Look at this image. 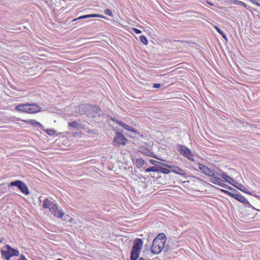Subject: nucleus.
Listing matches in <instances>:
<instances>
[{"label":"nucleus","mask_w":260,"mask_h":260,"mask_svg":"<svg viewBox=\"0 0 260 260\" xmlns=\"http://www.w3.org/2000/svg\"><path fill=\"white\" fill-rule=\"evenodd\" d=\"M15 110L18 112L29 114H34L41 111V107L36 103L20 104L15 107Z\"/></svg>","instance_id":"obj_1"},{"label":"nucleus","mask_w":260,"mask_h":260,"mask_svg":"<svg viewBox=\"0 0 260 260\" xmlns=\"http://www.w3.org/2000/svg\"><path fill=\"white\" fill-rule=\"evenodd\" d=\"M143 242L141 239L137 238L134 240V245L131 252V259L137 260L142 248Z\"/></svg>","instance_id":"obj_2"},{"label":"nucleus","mask_w":260,"mask_h":260,"mask_svg":"<svg viewBox=\"0 0 260 260\" xmlns=\"http://www.w3.org/2000/svg\"><path fill=\"white\" fill-rule=\"evenodd\" d=\"M5 250H2L1 253L3 257L9 260L13 256H18L19 251L15 249L12 248L9 245H6Z\"/></svg>","instance_id":"obj_3"},{"label":"nucleus","mask_w":260,"mask_h":260,"mask_svg":"<svg viewBox=\"0 0 260 260\" xmlns=\"http://www.w3.org/2000/svg\"><path fill=\"white\" fill-rule=\"evenodd\" d=\"M9 186H17L25 195H28L29 193L27 185L22 181L16 180L11 182L9 184Z\"/></svg>","instance_id":"obj_4"},{"label":"nucleus","mask_w":260,"mask_h":260,"mask_svg":"<svg viewBox=\"0 0 260 260\" xmlns=\"http://www.w3.org/2000/svg\"><path fill=\"white\" fill-rule=\"evenodd\" d=\"M164 243L161 241H158L157 239H154L151 247V251L153 254H158L164 247Z\"/></svg>","instance_id":"obj_5"},{"label":"nucleus","mask_w":260,"mask_h":260,"mask_svg":"<svg viewBox=\"0 0 260 260\" xmlns=\"http://www.w3.org/2000/svg\"><path fill=\"white\" fill-rule=\"evenodd\" d=\"M178 147V151L181 155L186 157L189 160L193 161V156L189 149L182 145H179Z\"/></svg>","instance_id":"obj_6"},{"label":"nucleus","mask_w":260,"mask_h":260,"mask_svg":"<svg viewBox=\"0 0 260 260\" xmlns=\"http://www.w3.org/2000/svg\"><path fill=\"white\" fill-rule=\"evenodd\" d=\"M127 141L128 139L120 133H116L113 140V143L115 146L119 147L120 145H126Z\"/></svg>","instance_id":"obj_7"},{"label":"nucleus","mask_w":260,"mask_h":260,"mask_svg":"<svg viewBox=\"0 0 260 260\" xmlns=\"http://www.w3.org/2000/svg\"><path fill=\"white\" fill-rule=\"evenodd\" d=\"M164 166H156L151 167L147 168L146 170V172H156L157 173H161L165 174H168L171 172L169 169H167V168H164Z\"/></svg>","instance_id":"obj_8"},{"label":"nucleus","mask_w":260,"mask_h":260,"mask_svg":"<svg viewBox=\"0 0 260 260\" xmlns=\"http://www.w3.org/2000/svg\"><path fill=\"white\" fill-rule=\"evenodd\" d=\"M163 166H164V167L167 168V169H169L171 172L181 176H185L186 174L185 172L183 169L177 166L173 165H169L167 164H164Z\"/></svg>","instance_id":"obj_9"},{"label":"nucleus","mask_w":260,"mask_h":260,"mask_svg":"<svg viewBox=\"0 0 260 260\" xmlns=\"http://www.w3.org/2000/svg\"><path fill=\"white\" fill-rule=\"evenodd\" d=\"M235 192V193L233 198L236 199L241 203L247 205L249 207H251L252 209H254L249 203L248 200L244 197L242 196L240 192H239L237 190V191Z\"/></svg>","instance_id":"obj_10"},{"label":"nucleus","mask_w":260,"mask_h":260,"mask_svg":"<svg viewBox=\"0 0 260 260\" xmlns=\"http://www.w3.org/2000/svg\"><path fill=\"white\" fill-rule=\"evenodd\" d=\"M199 168L205 174L208 175L209 176L214 175L215 176L214 173L215 172L214 171L212 170L207 166L201 164H199Z\"/></svg>","instance_id":"obj_11"},{"label":"nucleus","mask_w":260,"mask_h":260,"mask_svg":"<svg viewBox=\"0 0 260 260\" xmlns=\"http://www.w3.org/2000/svg\"><path fill=\"white\" fill-rule=\"evenodd\" d=\"M89 110L87 115L91 117H95V114L101 111V109L99 107L91 105L89 106Z\"/></svg>","instance_id":"obj_12"},{"label":"nucleus","mask_w":260,"mask_h":260,"mask_svg":"<svg viewBox=\"0 0 260 260\" xmlns=\"http://www.w3.org/2000/svg\"><path fill=\"white\" fill-rule=\"evenodd\" d=\"M89 106L90 105L88 104H84L79 106L78 107V111L79 114L81 115H88V111L89 110Z\"/></svg>","instance_id":"obj_13"},{"label":"nucleus","mask_w":260,"mask_h":260,"mask_svg":"<svg viewBox=\"0 0 260 260\" xmlns=\"http://www.w3.org/2000/svg\"><path fill=\"white\" fill-rule=\"evenodd\" d=\"M50 211L55 216L58 218H61L64 215V213L62 210H60L58 209L56 204L53 208H52V209H51Z\"/></svg>","instance_id":"obj_14"},{"label":"nucleus","mask_w":260,"mask_h":260,"mask_svg":"<svg viewBox=\"0 0 260 260\" xmlns=\"http://www.w3.org/2000/svg\"><path fill=\"white\" fill-rule=\"evenodd\" d=\"M214 174L215 176L214 175L210 176L212 177V178L210 180V181L215 184H217L220 186V184H221L222 182V180L218 176L219 174L215 172Z\"/></svg>","instance_id":"obj_15"},{"label":"nucleus","mask_w":260,"mask_h":260,"mask_svg":"<svg viewBox=\"0 0 260 260\" xmlns=\"http://www.w3.org/2000/svg\"><path fill=\"white\" fill-rule=\"evenodd\" d=\"M55 205V204L51 201V199L47 198L43 202V207L44 208L49 209L50 211L51 209H52V208H53Z\"/></svg>","instance_id":"obj_16"},{"label":"nucleus","mask_w":260,"mask_h":260,"mask_svg":"<svg viewBox=\"0 0 260 260\" xmlns=\"http://www.w3.org/2000/svg\"><path fill=\"white\" fill-rule=\"evenodd\" d=\"M232 185L244 192L248 193L250 195H252L251 192L249 191L245 186L241 184H237V185L232 184Z\"/></svg>","instance_id":"obj_17"},{"label":"nucleus","mask_w":260,"mask_h":260,"mask_svg":"<svg viewBox=\"0 0 260 260\" xmlns=\"http://www.w3.org/2000/svg\"><path fill=\"white\" fill-rule=\"evenodd\" d=\"M92 17H101V18H104L105 17L101 15L100 14H89V15H83L81 16H80L79 17L74 19L73 21H76L77 20L81 19H85L87 18H92Z\"/></svg>","instance_id":"obj_18"},{"label":"nucleus","mask_w":260,"mask_h":260,"mask_svg":"<svg viewBox=\"0 0 260 260\" xmlns=\"http://www.w3.org/2000/svg\"><path fill=\"white\" fill-rule=\"evenodd\" d=\"M116 122L119 125L121 126L122 127H123L124 129L127 130V131H134V129L133 127H132L131 126H129L128 125H127V124L121 121H119V120H116Z\"/></svg>","instance_id":"obj_19"},{"label":"nucleus","mask_w":260,"mask_h":260,"mask_svg":"<svg viewBox=\"0 0 260 260\" xmlns=\"http://www.w3.org/2000/svg\"><path fill=\"white\" fill-rule=\"evenodd\" d=\"M220 176H222V177L223 178L224 181L230 183V184H232V185L233 184L231 183V181H234L232 177H231L230 176H229V175H228L226 173H222V174Z\"/></svg>","instance_id":"obj_20"},{"label":"nucleus","mask_w":260,"mask_h":260,"mask_svg":"<svg viewBox=\"0 0 260 260\" xmlns=\"http://www.w3.org/2000/svg\"><path fill=\"white\" fill-rule=\"evenodd\" d=\"M157 239L158 241H161V242H162L164 243V244H165V242H166V236L165 234L161 233V234H158V235L157 236L154 238V239Z\"/></svg>","instance_id":"obj_21"},{"label":"nucleus","mask_w":260,"mask_h":260,"mask_svg":"<svg viewBox=\"0 0 260 260\" xmlns=\"http://www.w3.org/2000/svg\"><path fill=\"white\" fill-rule=\"evenodd\" d=\"M29 123L35 126H38L41 129H43V126L40 123H39V122H37L35 120H30Z\"/></svg>","instance_id":"obj_22"},{"label":"nucleus","mask_w":260,"mask_h":260,"mask_svg":"<svg viewBox=\"0 0 260 260\" xmlns=\"http://www.w3.org/2000/svg\"><path fill=\"white\" fill-rule=\"evenodd\" d=\"M144 164V160L142 158L137 159L136 161V165L139 168L142 167Z\"/></svg>","instance_id":"obj_23"},{"label":"nucleus","mask_w":260,"mask_h":260,"mask_svg":"<svg viewBox=\"0 0 260 260\" xmlns=\"http://www.w3.org/2000/svg\"><path fill=\"white\" fill-rule=\"evenodd\" d=\"M232 3L235 4L240 5L244 7V8H247V5L243 2L238 0H231Z\"/></svg>","instance_id":"obj_24"},{"label":"nucleus","mask_w":260,"mask_h":260,"mask_svg":"<svg viewBox=\"0 0 260 260\" xmlns=\"http://www.w3.org/2000/svg\"><path fill=\"white\" fill-rule=\"evenodd\" d=\"M149 162L151 164L154 165L155 166H158V165L163 166V165L165 164L164 163L158 161L154 160V159H150L149 160Z\"/></svg>","instance_id":"obj_25"},{"label":"nucleus","mask_w":260,"mask_h":260,"mask_svg":"<svg viewBox=\"0 0 260 260\" xmlns=\"http://www.w3.org/2000/svg\"><path fill=\"white\" fill-rule=\"evenodd\" d=\"M220 186L222 187L223 188H225V189L233 190L234 192L237 191V190L236 189H234L233 188L230 187L228 185H227V184H226L225 183H223L222 182H221V183L220 184Z\"/></svg>","instance_id":"obj_26"},{"label":"nucleus","mask_w":260,"mask_h":260,"mask_svg":"<svg viewBox=\"0 0 260 260\" xmlns=\"http://www.w3.org/2000/svg\"><path fill=\"white\" fill-rule=\"evenodd\" d=\"M68 125H69V126H70L72 127L77 128L79 126V124L77 121H74L69 122Z\"/></svg>","instance_id":"obj_27"},{"label":"nucleus","mask_w":260,"mask_h":260,"mask_svg":"<svg viewBox=\"0 0 260 260\" xmlns=\"http://www.w3.org/2000/svg\"><path fill=\"white\" fill-rule=\"evenodd\" d=\"M139 39L140 42L144 45H147L148 44V41L145 36L142 35L140 37Z\"/></svg>","instance_id":"obj_28"},{"label":"nucleus","mask_w":260,"mask_h":260,"mask_svg":"<svg viewBox=\"0 0 260 260\" xmlns=\"http://www.w3.org/2000/svg\"><path fill=\"white\" fill-rule=\"evenodd\" d=\"M7 191V187L4 184H0V193H4Z\"/></svg>","instance_id":"obj_29"},{"label":"nucleus","mask_w":260,"mask_h":260,"mask_svg":"<svg viewBox=\"0 0 260 260\" xmlns=\"http://www.w3.org/2000/svg\"><path fill=\"white\" fill-rule=\"evenodd\" d=\"M46 132L47 134L50 136L54 135L55 133V131L53 129H47L46 131Z\"/></svg>","instance_id":"obj_30"},{"label":"nucleus","mask_w":260,"mask_h":260,"mask_svg":"<svg viewBox=\"0 0 260 260\" xmlns=\"http://www.w3.org/2000/svg\"><path fill=\"white\" fill-rule=\"evenodd\" d=\"M105 13L106 15L110 16H113V13H112V11L110 9H108L105 10Z\"/></svg>","instance_id":"obj_31"},{"label":"nucleus","mask_w":260,"mask_h":260,"mask_svg":"<svg viewBox=\"0 0 260 260\" xmlns=\"http://www.w3.org/2000/svg\"><path fill=\"white\" fill-rule=\"evenodd\" d=\"M249 1H250V2H251L254 5H256L260 7V0H249Z\"/></svg>","instance_id":"obj_32"},{"label":"nucleus","mask_w":260,"mask_h":260,"mask_svg":"<svg viewBox=\"0 0 260 260\" xmlns=\"http://www.w3.org/2000/svg\"><path fill=\"white\" fill-rule=\"evenodd\" d=\"M164 252H168L170 250V246L169 245H164V247L163 248V249Z\"/></svg>","instance_id":"obj_33"},{"label":"nucleus","mask_w":260,"mask_h":260,"mask_svg":"<svg viewBox=\"0 0 260 260\" xmlns=\"http://www.w3.org/2000/svg\"><path fill=\"white\" fill-rule=\"evenodd\" d=\"M225 193L228 194V195H229V196H230V197H231L232 198L234 197V194H235V193H232V192H230L229 191H228V190L226 191Z\"/></svg>","instance_id":"obj_34"},{"label":"nucleus","mask_w":260,"mask_h":260,"mask_svg":"<svg viewBox=\"0 0 260 260\" xmlns=\"http://www.w3.org/2000/svg\"><path fill=\"white\" fill-rule=\"evenodd\" d=\"M133 30L136 33V34H141L142 32V31L138 29V28H133Z\"/></svg>","instance_id":"obj_35"},{"label":"nucleus","mask_w":260,"mask_h":260,"mask_svg":"<svg viewBox=\"0 0 260 260\" xmlns=\"http://www.w3.org/2000/svg\"><path fill=\"white\" fill-rule=\"evenodd\" d=\"M215 29H216V30L217 31V32L219 34H222V32H223V31H222L218 27L215 26Z\"/></svg>","instance_id":"obj_36"},{"label":"nucleus","mask_w":260,"mask_h":260,"mask_svg":"<svg viewBox=\"0 0 260 260\" xmlns=\"http://www.w3.org/2000/svg\"><path fill=\"white\" fill-rule=\"evenodd\" d=\"M160 87V84L158 83H155L153 84V87L155 88H158Z\"/></svg>","instance_id":"obj_37"},{"label":"nucleus","mask_w":260,"mask_h":260,"mask_svg":"<svg viewBox=\"0 0 260 260\" xmlns=\"http://www.w3.org/2000/svg\"><path fill=\"white\" fill-rule=\"evenodd\" d=\"M18 260H27V259H26V258L24 257V256L23 255H21Z\"/></svg>","instance_id":"obj_38"},{"label":"nucleus","mask_w":260,"mask_h":260,"mask_svg":"<svg viewBox=\"0 0 260 260\" xmlns=\"http://www.w3.org/2000/svg\"><path fill=\"white\" fill-rule=\"evenodd\" d=\"M221 35L222 36V37L225 40L227 41V38H226V36L225 35V34L223 32L222 34H221Z\"/></svg>","instance_id":"obj_39"},{"label":"nucleus","mask_w":260,"mask_h":260,"mask_svg":"<svg viewBox=\"0 0 260 260\" xmlns=\"http://www.w3.org/2000/svg\"><path fill=\"white\" fill-rule=\"evenodd\" d=\"M220 191H222V192H224V193H225L226 190H224V189H220Z\"/></svg>","instance_id":"obj_40"},{"label":"nucleus","mask_w":260,"mask_h":260,"mask_svg":"<svg viewBox=\"0 0 260 260\" xmlns=\"http://www.w3.org/2000/svg\"><path fill=\"white\" fill-rule=\"evenodd\" d=\"M207 3H208L209 5H210L211 6H213V5H214L213 3H210V2H207Z\"/></svg>","instance_id":"obj_41"},{"label":"nucleus","mask_w":260,"mask_h":260,"mask_svg":"<svg viewBox=\"0 0 260 260\" xmlns=\"http://www.w3.org/2000/svg\"><path fill=\"white\" fill-rule=\"evenodd\" d=\"M3 241V238L0 239V243H1Z\"/></svg>","instance_id":"obj_42"},{"label":"nucleus","mask_w":260,"mask_h":260,"mask_svg":"<svg viewBox=\"0 0 260 260\" xmlns=\"http://www.w3.org/2000/svg\"><path fill=\"white\" fill-rule=\"evenodd\" d=\"M176 41H177V42H183L182 41H181V40H177Z\"/></svg>","instance_id":"obj_43"}]
</instances>
